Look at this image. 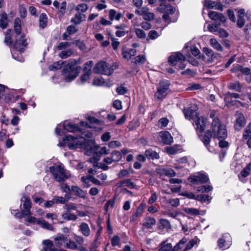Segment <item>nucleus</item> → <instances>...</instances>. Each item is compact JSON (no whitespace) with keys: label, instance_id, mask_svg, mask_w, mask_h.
I'll use <instances>...</instances> for the list:
<instances>
[{"label":"nucleus","instance_id":"1","mask_svg":"<svg viewBox=\"0 0 251 251\" xmlns=\"http://www.w3.org/2000/svg\"><path fill=\"white\" fill-rule=\"evenodd\" d=\"M64 144L70 150H74L78 148L92 150V145L94 143L93 140L85 139L83 137H74L71 135L66 136L63 140Z\"/></svg>","mask_w":251,"mask_h":251},{"label":"nucleus","instance_id":"2","mask_svg":"<svg viewBox=\"0 0 251 251\" xmlns=\"http://www.w3.org/2000/svg\"><path fill=\"white\" fill-rule=\"evenodd\" d=\"M80 63V59H73L64 66L62 72L65 75V80L66 82H70L77 76L81 68L79 66Z\"/></svg>","mask_w":251,"mask_h":251},{"label":"nucleus","instance_id":"3","mask_svg":"<svg viewBox=\"0 0 251 251\" xmlns=\"http://www.w3.org/2000/svg\"><path fill=\"white\" fill-rule=\"evenodd\" d=\"M211 130L214 138L225 139L227 137V131L226 126L220 123L218 119H214L211 124Z\"/></svg>","mask_w":251,"mask_h":251},{"label":"nucleus","instance_id":"4","mask_svg":"<svg viewBox=\"0 0 251 251\" xmlns=\"http://www.w3.org/2000/svg\"><path fill=\"white\" fill-rule=\"evenodd\" d=\"M50 171L53 176L54 179L58 182H62L68 178L70 174L67 173L61 165H57L50 167Z\"/></svg>","mask_w":251,"mask_h":251},{"label":"nucleus","instance_id":"5","mask_svg":"<svg viewBox=\"0 0 251 251\" xmlns=\"http://www.w3.org/2000/svg\"><path fill=\"white\" fill-rule=\"evenodd\" d=\"M113 67H115V69H116L117 67V65L115 64L111 66L106 62L101 61L97 63L93 68V71L96 74H100L109 75L113 72L114 70Z\"/></svg>","mask_w":251,"mask_h":251},{"label":"nucleus","instance_id":"6","mask_svg":"<svg viewBox=\"0 0 251 251\" xmlns=\"http://www.w3.org/2000/svg\"><path fill=\"white\" fill-rule=\"evenodd\" d=\"M170 83L168 80L160 81L154 96L158 100H162L165 98L169 90Z\"/></svg>","mask_w":251,"mask_h":251},{"label":"nucleus","instance_id":"7","mask_svg":"<svg viewBox=\"0 0 251 251\" xmlns=\"http://www.w3.org/2000/svg\"><path fill=\"white\" fill-rule=\"evenodd\" d=\"M188 180L192 184L197 185L208 182L209 178L206 174L199 172L190 176L188 178Z\"/></svg>","mask_w":251,"mask_h":251},{"label":"nucleus","instance_id":"8","mask_svg":"<svg viewBox=\"0 0 251 251\" xmlns=\"http://www.w3.org/2000/svg\"><path fill=\"white\" fill-rule=\"evenodd\" d=\"M206 123L207 119L203 117L197 116L194 120L195 128L200 132H202L204 130Z\"/></svg>","mask_w":251,"mask_h":251},{"label":"nucleus","instance_id":"9","mask_svg":"<svg viewBox=\"0 0 251 251\" xmlns=\"http://www.w3.org/2000/svg\"><path fill=\"white\" fill-rule=\"evenodd\" d=\"M230 237L228 234H226L222 238L219 239L218 245L222 250L228 249L231 245Z\"/></svg>","mask_w":251,"mask_h":251},{"label":"nucleus","instance_id":"10","mask_svg":"<svg viewBox=\"0 0 251 251\" xmlns=\"http://www.w3.org/2000/svg\"><path fill=\"white\" fill-rule=\"evenodd\" d=\"M26 39L24 35H22L19 39H17L15 44L14 48L16 50L19 51L20 53L24 52L25 48L27 46Z\"/></svg>","mask_w":251,"mask_h":251},{"label":"nucleus","instance_id":"11","mask_svg":"<svg viewBox=\"0 0 251 251\" xmlns=\"http://www.w3.org/2000/svg\"><path fill=\"white\" fill-rule=\"evenodd\" d=\"M185 60V56L182 53L178 52L169 57V62L172 65H176L178 62H181Z\"/></svg>","mask_w":251,"mask_h":251},{"label":"nucleus","instance_id":"12","mask_svg":"<svg viewBox=\"0 0 251 251\" xmlns=\"http://www.w3.org/2000/svg\"><path fill=\"white\" fill-rule=\"evenodd\" d=\"M156 173L160 176H165L169 177H173L176 176V173L172 169L164 168H158L156 170Z\"/></svg>","mask_w":251,"mask_h":251},{"label":"nucleus","instance_id":"13","mask_svg":"<svg viewBox=\"0 0 251 251\" xmlns=\"http://www.w3.org/2000/svg\"><path fill=\"white\" fill-rule=\"evenodd\" d=\"M236 123L234 125L235 129L239 130L245 125V119L243 114L237 113Z\"/></svg>","mask_w":251,"mask_h":251},{"label":"nucleus","instance_id":"14","mask_svg":"<svg viewBox=\"0 0 251 251\" xmlns=\"http://www.w3.org/2000/svg\"><path fill=\"white\" fill-rule=\"evenodd\" d=\"M67 242L66 244V247L69 249L73 250H78L80 251H87V250L85 247H78L75 241L72 240L71 239L66 240Z\"/></svg>","mask_w":251,"mask_h":251},{"label":"nucleus","instance_id":"15","mask_svg":"<svg viewBox=\"0 0 251 251\" xmlns=\"http://www.w3.org/2000/svg\"><path fill=\"white\" fill-rule=\"evenodd\" d=\"M160 136L161 141L165 144L169 145L173 142V138L168 131L161 132Z\"/></svg>","mask_w":251,"mask_h":251},{"label":"nucleus","instance_id":"16","mask_svg":"<svg viewBox=\"0 0 251 251\" xmlns=\"http://www.w3.org/2000/svg\"><path fill=\"white\" fill-rule=\"evenodd\" d=\"M208 16L212 20H219L223 23L225 22L226 21V18L222 13H218L215 11H209Z\"/></svg>","mask_w":251,"mask_h":251},{"label":"nucleus","instance_id":"17","mask_svg":"<svg viewBox=\"0 0 251 251\" xmlns=\"http://www.w3.org/2000/svg\"><path fill=\"white\" fill-rule=\"evenodd\" d=\"M79 231L85 237H88L90 235L91 230L88 225L84 222L80 223L79 226Z\"/></svg>","mask_w":251,"mask_h":251},{"label":"nucleus","instance_id":"18","mask_svg":"<svg viewBox=\"0 0 251 251\" xmlns=\"http://www.w3.org/2000/svg\"><path fill=\"white\" fill-rule=\"evenodd\" d=\"M211 137H213V134L212 132L210 130H207L206 132H205L204 134V136H203L202 141L203 143L204 146L206 147L207 150L209 151H211L210 149V146L209 143L210 142V139Z\"/></svg>","mask_w":251,"mask_h":251},{"label":"nucleus","instance_id":"19","mask_svg":"<svg viewBox=\"0 0 251 251\" xmlns=\"http://www.w3.org/2000/svg\"><path fill=\"white\" fill-rule=\"evenodd\" d=\"M43 248L41 251H56L53 243L50 240H45L42 242Z\"/></svg>","mask_w":251,"mask_h":251},{"label":"nucleus","instance_id":"20","mask_svg":"<svg viewBox=\"0 0 251 251\" xmlns=\"http://www.w3.org/2000/svg\"><path fill=\"white\" fill-rule=\"evenodd\" d=\"M63 126L64 129L68 132H75L79 130V127L77 126L68 122H65Z\"/></svg>","mask_w":251,"mask_h":251},{"label":"nucleus","instance_id":"21","mask_svg":"<svg viewBox=\"0 0 251 251\" xmlns=\"http://www.w3.org/2000/svg\"><path fill=\"white\" fill-rule=\"evenodd\" d=\"M145 155L149 159H158L159 158V154L154 151H153L152 149H148L146 150L145 152Z\"/></svg>","mask_w":251,"mask_h":251},{"label":"nucleus","instance_id":"22","mask_svg":"<svg viewBox=\"0 0 251 251\" xmlns=\"http://www.w3.org/2000/svg\"><path fill=\"white\" fill-rule=\"evenodd\" d=\"M71 190L75 194L82 198H85L86 195V192L76 186H72Z\"/></svg>","mask_w":251,"mask_h":251},{"label":"nucleus","instance_id":"23","mask_svg":"<svg viewBox=\"0 0 251 251\" xmlns=\"http://www.w3.org/2000/svg\"><path fill=\"white\" fill-rule=\"evenodd\" d=\"M86 18L84 14L80 13H76L74 18L71 20V22L74 23L75 25L79 24L82 21H84Z\"/></svg>","mask_w":251,"mask_h":251},{"label":"nucleus","instance_id":"24","mask_svg":"<svg viewBox=\"0 0 251 251\" xmlns=\"http://www.w3.org/2000/svg\"><path fill=\"white\" fill-rule=\"evenodd\" d=\"M0 27L5 29L8 25V17L6 13H3L0 15Z\"/></svg>","mask_w":251,"mask_h":251},{"label":"nucleus","instance_id":"25","mask_svg":"<svg viewBox=\"0 0 251 251\" xmlns=\"http://www.w3.org/2000/svg\"><path fill=\"white\" fill-rule=\"evenodd\" d=\"M92 147L93 148L92 150H91L90 148L88 150H87V151L85 153V154L90 155L91 153L93 152V159H94V161H98V160H100L101 155H100V154L99 153V151L94 152L95 148L94 146V144L92 145Z\"/></svg>","mask_w":251,"mask_h":251},{"label":"nucleus","instance_id":"26","mask_svg":"<svg viewBox=\"0 0 251 251\" xmlns=\"http://www.w3.org/2000/svg\"><path fill=\"white\" fill-rule=\"evenodd\" d=\"M183 112L185 118L189 120L194 119V116H198L195 111L190 108H184Z\"/></svg>","mask_w":251,"mask_h":251},{"label":"nucleus","instance_id":"27","mask_svg":"<svg viewBox=\"0 0 251 251\" xmlns=\"http://www.w3.org/2000/svg\"><path fill=\"white\" fill-rule=\"evenodd\" d=\"M156 224V220L153 218L148 217L145 219L143 226L147 228H151Z\"/></svg>","mask_w":251,"mask_h":251},{"label":"nucleus","instance_id":"28","mask_svg":"<svg viewBox=\"0 0 251 251\" xmlns=\"http://www.w3.org/2000/svg\"><path fill=\"white\" fill-rule=\"evenodd\" d=\"M251 170V163H250L247 165V166L243 169V170L241 172L240 175L239 176V177L240 179L241 177H247L249 174Z\"/></svg>","mask_w":251,"mask_h":251},{"label":"nucleus","instance_id":"29","mask_svg":"<svg viewBox=\"0 0 251 251\" xmlns=\"http://www.w3.org/2000/svg\"><path fill=\"white\" fill-rule=\"evenodd\" d=\"M210 45L215 50L218 51H223V47L221 45L215 38H211L210 40Z\"/></svg>","mask_w":251,"mask_h":251},{"label":"nucleus","instance_id":"30","mask_svg":"<svg viewBox=\"0 0 251 251\" xmlns=\"http://www.w3.org/2000/svg\"><path fill=\"white\" fill-rule=\"evenodd\" d=\"M211 199V198L209 195L205 194L198 195L196 198V200L203 202H207V203L210 202Z\"/></svg>","mask_w":251,"mask_h":251},{"label":"nucleus","instance_id":"31","mask_svg":"<svg viewBox=\"0 0 251 251\" xmlns=\"http://www.w3.org/2000/svg\"><path fill=\"white\" fill-rule=\"evenodd\" d=\"M149 12V8L146 6L142 7L140 8L136 9L135 11V13L136 14L142 16L143 19Z\"/></svg>","mask_w":251,"mask_h":251},{"label":"nucleus","instance_id":"32","mask_svg":"<svg viewBox=\"0 0 251 251\" xmlns=\"http://www.w3.org/2000/svg\"><path fill=\"white\" fill-rule=\"evenodd\" d=\"M21 20L19 18H17L15 19L14 22V30L16 34L19 35L21 33Z\"/></svg>","mask_w":251,"mask_h":251},{"label":"nucleus","instance_id":"33","mask_svg":"<svg viewBox=\"0 0 251 251\" xmlns=\"http://www.w3.org/2000/svg\"><path fill=\"white\" fill-rule=\"evenodd\" d=\"M47 16L46 14L42 13L39 17V26L40 27L44 28L47 26Z\"/></svg>","mask_w":251,"mask_h":251},{"label":"nucleus","instance_id":"34","mask_svg":"<svg viewBox=\"0 0 251 251\" xmlns=\"http://www.w3.org/2000/svg\"><path fill=\"white\" fill-rule=\"evenodd\" d=\"M180 149V147L178 145H175L173 147H169L165 148L167 152L169 154H175Z\"/></svg>","mask_w":251,"mask_h":251},{"label":"nucleus","instance_id":"35","mask_svg":"<svg viewBox=\"0 0 251 251\" xmlns=\"http://www.w3.org/2000/svg\"><path fill=\"white\" fill-rule=\"evenodd\" d=\"M62 218L64 219V220H72V221H75L77 219V215L74 214H72V213H70L69 212H67L65 213H63L62 215Z\"/></svg>","mask_w":251,"mask_h":251},{"label":"nucleus","instance_id":"36","mask_svg":"<svg viewBox=\"0 0 251 251\" xmlns=\"http://www.w3.org/2000/svg\"><path fill=\"white\" fill-rule=\"evenodd\" d=\"M73 53V51L72 49H69L67 50L61 51L58 54L59 57L62 59H66L72 55Z\"/></svg>","mask_w":251,"mask_h":251},{"label":"nucleus","instance_id":"37","mask_svg":"<svg viewBox=\"0 0 251 251\" xmlns=\"http://www.w3.org/2000/svg\"><path fill=\"white\" fill-rule=\"evenodd\" d=\"M126 181L123 180L117 183L116 185V191L118 192L122 193L124 194L126 193L125 187Z\"/></svg>","mask_w":251,"mask_h":251},{"label":"nucleus","instance_id":"38","mask_svg":"<svg viewBox=\"0 0 251 251\" xmlns=\"http://www.w3.org/2000/svg\"><path fill=\"white\" fill-rule=\"evenodd\" d=\"M251 137V123L249 124L244 130L243 134V138L245 140H248Z\"/></svg>","mask_w":251,"mask_h":251},{"label":"nucleus","instance_id":"39","mask_svg":"<svg viewBox=\"0 0 251 251\" xmlns=\"http://www.w3.org/2000/svg\"><path fill=\"white\" fill-rule=\"evenodd\" d=\"M94 65L93 61H88L84 64L83 72L92 74V68Z\"/></svg>","mask_w":251,"mask_h":251},{"label":"nucleus","instance_id":"40","mask_svg":"<svg viewBox=\"0 0 251 251\" xmlns=\"http://www.w3.org/2000/svg\"><path fill=\"white\" fill-rule=\"evenodd\" d=\"M213 189V187L211 185H202L197 188V191L201 193H207Z\"/></svg>","mask_w":251,"mask_h":251},{"label":"nucleus","instance_id":"41","mask_svg":"<svg viewBox=\"0 0 251 251\" xmlns=\"http://www.w3.org/2000/svg\"><path fill=\"white\" fill-rule=\"evenodd\" d=\"M112 161L113 162H117L119 161L122 158V155L120 151H113L110 155Z\"/></svg>","mask_w":251,"mask_h":251},{"label":"nucleus","instance_id":"42","mask_svg":"<svg viewBox=\"0 0 251 251\" xmlns=\"http://www.w3.org/2000/svg\"><path fill=\"white\" fill-rule=\"evenodd\" d=\"M159 228H166L167 229L171 228V224L169 221L166 219H161L159 222Z\"/></svg>","mask_w":251,"mask_h":251},{"label":"nucleus","instance_id":"43","mask_svg":"<svg viewBox=\"0 0 251 251\" xmlns=\"http://www.w3.org/2000/svg\"><path fill=\"white\" fill-rule=\"evenodd\" d=\"M67 237L64 235H61L56 237L54 238V240L56 242L55 244L58 247L61 246L62 243L66 241Z\"/></svg>","mask_w":251,"mask_h":251},{"label":"nucleus","instance_id":"44","mask_svg":"<svg viewBox=\"0 0 251 251\" xmlns=\"http://www.w3.org/2000/svg\"><path fill=\"white\" fill-rule=\"evenodd\" d=\"M228 88L230 90H233L239 92L241 90V85L238 81H235L229 84Z\"/></svg>","mask_w":251,"mask_h":251},{"label":"nucleus","instance_id":"45","mask_svg":"<svg viewBox=\"0 0 251 251\" xmlns=\"http://www.w3.org/2000/svg\"><path fill=\"white\" fill-rule=\"evenodd\" d=\"M38 224L41 225L42 227L45 229L50 230H53V226L50 224L46 222L44 220L41 219L40 221H39Z\"/></svg>","mask_w":251,"mask_h":251},{"label":"nucleus","instance_id":"46","mask_svg":"<svg viewBox=\"0 0 251 251\" xmlns=\"http://www.w3.org/2000/svg\"><path fill=\"white\" fill-rule=\"evenodd\" d=\"M74 239L78 247H84L83 246L84 238L82 236L75 234Z\"/></svg>","mask_w":251,"mask_h":251},{"label":"nucleus","instance_id":"47","mask_svg":"<svg viewBox=\"0 0 251 251\" xmlns=\"http://www.w3.org/2000/svg\"><path fill=\"white\" fill-rule=\"evenodd\" d=\"M239 98V95L237 93L228 92L226 95L225 101L228 102L232 98L237 99Z\"/></svg>","mask_w":251,"mask_h":251},{"label":"nucleus","instance_id":"48","mask_svg":"<svg viewBox=\"0 0 251 251\" xmlns=\"http://www.w3.org/2000/svg\"><path fill=\"white\" fill-rule=\"evenodd\" d=\"M105 82L102 77L95 78L93 80V84L96 86L106 85Z\"/></svg>","mask_w":251,"mask_h":251},{"label":"nucleus","instance_id":"49","mask_svg":"<svg viewBox=\"0 0 251 251\" xmlns=\"http://www.w3.org/2000/svg\"><path fill=\"white\" fill-rule=\"evenodd\" d=\"M142 211L143 208L141 207H139L137 209L136 212L133 214L131 217L130 218V222H134L136 221L137 217L139 216V215L142 213Z\"/></svg>","mask_w":251,"mask_h":251},{"label":"nucleus","instance_id":"50","mask_svg":"<svg viewBox=\"0 0 251 251\" xmlns=\"http://www.w3.org/2000/svg\"><path fill=\"white\" fill-rule=\"evenodd\" d=\"M187 242V239L186 238H183L175 246L174 249H176V251L182 249L184 245Z\"/></svg>","mask_w":251,"mask_h":251},{"label":"nucleus","instance_id":"51","mask_svg":"<svg viewBox=\"0 0 251 251\" xmlns=\"http://www.w3.org/2000/svg\"><path fill=\"white\" fill-rule=\"evenodd\" d=\"M88 9V5L86 3H80L77 5L75 8V10L78 11H81V12H85Z\"/></svg>","mask_w":251,"mask_h":251},{"label":"nucleus","instance_id":"52","mask_svg":"<svg viewBox=\"0 0 251 251\" xmlns=\"http://www.w3.org/2000/svg\"><path fill=\"white\" fill-rule=\"evenodd\" d=\"M203 5L207 8L212 9L216 6V2L211 0H205L203 2Z\"/></svg>","mask_w":251,"mask_h":251},{"label":"nucleus","instance_id":"53","mask_svg":"<svg viewBox=\"0 0 251 251\" xmlns=\"http://www.w3.org/2000/svg\"><path fill=\"white\" fill-rule=\"evenodd\" d=\"M71 45V43L70 42H60L58 45V46L57 47V49L58 50H64L68 47H70Z\"/></svg>","mask_w":251,"mask_h":251},{"label":"nucleus","instance_id":"54","mask_svg":"<svg viewBox=\"0 0 251 251\" xmlns=\"http://www.w3.org/2000/svg\"><path fill=\"white\" fill-rule=\"evenodd\" d=\"M53 199L54 203L64 204L68 201V199H66L62 197L55 196Z\"/></svg>","mask_w":251,"mask_h":251},{"label":"nucleus","instance_id":"55","mask_svg":"<svg viewBox=\"0 0 251 251\" xmlns=\"http://www.w3.org/2000/svg\"><path fill=\"white\" fill-rule=\"evenodd\" d=\"M166 202L172 206L176 207L179 204V200L178 198L169 199L166 201Z\"/></svg>","mask_w":251,"mask_h":251},{"label":"nucleus","instance_id":"56","mask_svg":"<svg viewBox=\"0 0 251 251\" xmlns=\"http://www.w3.org/2000/svg\"><path fill=\"white\" fill-rule=\"evenodd\" d=\"M184 210L186 213L192 215H198L199 214V211L194 208H186Z\"/></svg>","mask_w":251,"mask_h":251},{"label":"nucleus","instance_id":"57","mask_svg":"<svg viewBox=\"0 0 251 251\" xmlns=\"http://www.w3.org/2000/svg\"><path fill=\"white\" fill-rule=\"evenodd\" d=\"M114 203L115 201L114 200H110L107 201L104 206L105 210L107 212L109 209L112 208L114 205Z\"/></svg>","mask_w":251,"mask_h":251},{"label":"nucleus","instance_id":"58","mask_svg":"<svg viewBox=\"0 0 251 251\" xmlns=\"http://www.w3.org/2000/svg\"><path fill=\"white\" fill-rule=\"evenodd\" d=\"M146 58L144 55H138L135 58L134 63L136 64H142L144 63L145 61Z\"/></svg>","mask_w":251,"mask_h":251},{"label":"nucleus","instance_id":"59","mask_svg":"<svg viewBox=\"0 0 251 251\" xmlns=\"http://www.w3.org/2000/svg\"><path fill=\"white\" fill-rule=\"evenodd\" d=\"M219 25L218 24H211L208 26V29L211 32L218 31Z\"/></svg>","mask_w":251,"mask_h":251},{"label":"nucleus","instance_id":"60","mask_svg":"<svg viewBox=\"0 0 251 251\" xmlns=\"http://www.w3.org/2000/svg\"><path fill=\"white\" fill-rule=\"evenodd\" d=\"M135 33L137 37L140 38H145L146 37L145 32L140 28H135Z\"/></svg>","mask_w":251,"mask_h":251},{"label":"nucleus","instance_id":"61","mask_svg":"<svg viewBox=\"0 0 251 251\" xmlns=\"http://www.w3.org/2000/svg\"><path fill=\"white\" fill-rule=\"evenodd\" d=\"M31 206V202L30 200L27 198H25V201L23 203V207L24 209H30Z\"/></svg>","mask_w":251,"mask_h":251},{"label":"nucleus","instance_id":"62","mask_svg":"<svg viewBox=\"0 0 251 251\" xmlns=\"http://www.w3.org/2000/svg\"><path fill=\"white\" fill-rule=\"evenodd\" d=\"M91 74H91V73L84 72L83 75H81L80 77V80H81V82H82V83L85 82L87 80L89 79Z\"/></svg>","mask_w":251,"mask_h":251},{"label":"nucleus","instance_id":"63","mask_svg":"<svg viewBox=\"0 0 251 251\" xmlns=\"http://www.w3.org/2000/svg\"><path fill=\"white\" fill-rule=\"evenodd\" d=\"M110 39L112 41V46L113 50H116L119 45L120 42L116 40L113 37L110 36Z\"/></svg>","mask_w":251,"mask_h":251},{"label":"nucleus","instance_id":"64","mask_svg":"<svg viewBox=\"0 0 251 251\" xmlns=\"http://www.w3.org/2000/svg\"><path fill=\"white\" fill-rule=\"evenodd\" d=\"M67 32L68 34L71 35L77 32V29L74 25H69L67 27L66 29Z\"/></svg>","mask_w":251,"mask_h":251}]
</instances>
